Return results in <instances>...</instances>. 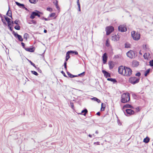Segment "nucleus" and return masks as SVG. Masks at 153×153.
Masks as SVG:
<instances>
[{
  "mask_svg": "<svg viewBox=\"0 0 153 153\" xmlns=\"http://www.w3.org/2000/svg\"><path fill=\"white\" fill-rule=\"evenodd\" d=\"M130 95L128 93H123L121 96V102L123 103H126L130 100Z\"/></svg>",
  "mask_w": 153,
  "mask_h": 153,
  "instance_id": "nucleus-1",
  "label": "nucleus"
},
{
  "mask_svg": "<svg viewBox=\"0 0 153 153\" xmlns=\"http://www.w3.org/2000/svg\"><path fill=\"white\" fill-rule=\"evenodd\" d=\"M131 36L134 40L138 41L140 39V34L135 31H132L131 32Z\"/></svg>",
  "mask_w": 153,
  "mask_h": 153,
  "instance_id": "nucleus-2",
  "label": "nucleus"
},
{
  "mask_svg": "<svg viewBox=\"0 0 153 153\" xmlns=\"http://www.w3.org/2000/svg\"><path fill=\"white\" fill-rule=\"evenodd\" d=\"M132 71L129 68L125 67L124 69L123 75L126 76H130L132 74Z\"/></svg>",
  "mask_w": 153,
  "mask_h": 153,
  "instance_id": "nucleus-3",
  "label": "nucleus"
},
{
  "mask_svg": "<svg viewBox=\"0 0 153 153\" xmlns=\"http://www.w3.org/2000/svg\"><path fill=\"white\" fill-rule=\"evenodd\" d=\"M129 82L133 84H135L139 82V79L135 77H131L129 80Z\"/></svg>",
  "mask_w": 153,
  "mask_h": 153,
  "instance_id": "nucleus-4",
  "label": "nucleus"
},
{
  "mask_svg": "<svg viewBox=\"0 0 153 153\" xmlns=\"http://www.w3.org/2000/svg\"><path fill=\"white\" fill-rule=\"evenodd\" d=\"M41 13L39 11L36 10L35 11L33 12L32 13L30 17L32 19H33L34 18L35 16H37L39 17L40 16V14Z\"/></svg>",
  "mask_w": 153,
  "mask_h": 153,
  "instance_id": "nucleus-5",
  "label": "nucleus"
},
{
  "mask_svg": "<svg viewBox=\"0 0 153 153\" xmlns=\"http://www.w3.org/2000/svg\"><path fill=\"white\" fill-rule=\"evenodd\" d=\"M126 55L128 57L130 58H133L135 57V53L134 51L130 50L126 53Z\"/></svg>",
  "mask_w": 153,
  "mask_h": 153,
  "instance_id": "nucleus-6",
  "label": "nucleus"
},
{
  "mask_svg": "<svg viewBox=\"0 0 153 153\" xmlns=\"http://www.w3.org/2000/svg\"><path fill=\"white\" fill-rule=\"evenodd\" d=\"M126 112H125L124 113L127 116H128L131 115L133 114H134V111L131 110V109H128L126 110Z\"/></svg>",
  "mask_w": 153,
  "mask_h": 153,
  "instance_id": "nucleus-7",
  "label": "nucleus"
},
{
  "mask_svg": "<svg viewBox=\"0 0 153 153\" xmlns=\"http://www.w3.org/2000/svg\"><path fill=\"white\" fill-rule=\"evenodd\" d=\"M114 30V28L112 26L108 27L106 28L107 35H109Z\"/></svg>",
  "mask_w": 153,
  "mask_h": 153,
  "instance_id": "nucleus-8",
  "label": "nucleus"
},
{
  "mask_svg": "<svg viewBox=\"0 0 153 153\" xmlns=\"http://www.w3.org/2000/svg\"><path fill=\"white\" fill-rule=\"evenodd\" d=\"M118 29L119 31L122 32H125L126 31V28L125 26L123 25H120L118 28Z\"/></svg>",
  "mask_w": 153,
  "mask_h": 153,
  "instance_id": "nucleus-9",
  "label": "nucleus"
},
{
  "mask_svg": "<svg viewBox=\"0 0 153 153\" xmlns=\"http://www.w3.org/2000/svg\"><path fill=\"white\" fill-rule=\"evenodd\" d=\"M125 67H124L123 66H121L118 68V72L119 73L123 75L124 72V69H125Z\"/></svg>",
  "mask_w": 153,
  "mask_h": 153,
  "instance_id": "nucleus-10",
  "label": "nucleus"
},
{
  "mask_svg": "<svg viewBox=\"0 0 153 153\" xmlns=\"http://www.w3.org/2000/svg\"><path fill=\"white\" fill-rule=\"evenodd\" d=\"M13 34L14 36L16 37H17L18 38V39L20 41L22 42L23 41V39L22 37V36L19 35L18 33H15V32H13Z\"/></svg>",
  "mask_w": 153,
  "mask_h": 153,
  "instance_id": "nucleus-11",
  "label": "nucleus"
},
{
  "mask_svg": "<svg viewBox=\"0 0 153 153\" xmlns=\"http://www.w3.org/2000/svg\"><path fill=\"white\" fill-rule=\"evenodd\" d=\"M107 56L106 53H104L102 56L103 62L104 64H105L107 61Z\"/></svg>",
  "mask_w": 153,
  "mask_h": 153,
  "instance_id": "nucleus-12",
  "label": "nucleus"
},
{
  "mask_svg": "<svg viewBox=\"0 0 153 153\" xmlns=\"http://www.w3.org/2000/svg\"><path fill=\"white\" fill-rule=\"evenodd\" d=\"M102 72L104 74V76L106 77H110L111 76V74H110L108 73L105 70H102Z\"/></svg>",
  "mask_w": 153,
  "mask_h": 153,
  "instance_id": "nucleus-13",
  "label": "nucleus"
},
{
  "mask_svg": "<svg viewBox=\"0 0 153 153\" xmlns=\"http://www.w3.org/2000/svg\"><path fill=\"white\" fill-rule=\"evenodd\" d=\"M73 52L72 51H69L67 52L66 53V59L65 61H67L68 59L70 58V56L69 54H70V53Z\"/></svg>",
  "mask_w": 153,
  "mask_h": 153,
  "instance_id": "nucleus-14",
  "label": "nucleus"
},
{
  "mask_svg": "<svg viewBox=\"0 0 153 153\" xmlns=\"http://www.w3.org/2000/svg\"><path fill=\"white\" fill-rule=\"evenodd\" d=\"M125 108H133V107L130 105L128 104H127L125 105L123 108V109H124Z\"/></svg>",
  "mask_w": 153,
  "mask_h": 153,
  "instance_id": "nucleus-15",
  "label": "nucleus"
},
{
  "mask_svg": "<svg viewBox=\"0 0 153 153\" xmlns=\"http://www.w3.org/2000/svg\"><path fill=\"white\" fill-rule=\"evenodd\" d=\"M108 65L109 66V68L112 69L114 66V64L113 62L112 61H110L108 62Z\"/></svg>",
  "mask_w": 153,
  "mask_h": 153,
  "instance_id": "nucleus-16",
  "label": "nucleus"
},
{
  "mask_svg": "<svg viewBox=\"0 0 153 153\" xmlns=\"http://www.w3.org/2000/svg\"><path fill=\"white\" fill-rule=\"evenodd\" d=\"M139 65V62L136 61H134L132 62V65L133 67H136Z\"/></svg>",
  "mask_w": 153,
  "mask_h": 153,
  "instance_id": "nucleus-17",
  "label": "nucleus"
},
{
  "mask_svg": "<svg viewBox=\"0 0 153 153\" xmlns=\"http://www.w3.org/2000/svg\"><path fill=\"white\" fill-rule=\"evenodd\" d=\"M16 4L20 7L25 8V6L23 4H20L19 3L16 1L15 2Z\"/></svg>",
  "mask_w": 153,
  "mask_h": 153,
  "instance_id": "nucleus-18",
  "label": "nucleus"
},
{
  "mask_svg": "<svg viewBox=\"0 0 153 153\" xmlns=\"http://www.w3.org/2000/svg\"><path fill=\"white\" fill-rule=\"evenodd\" d=\"M150 55L149 53H146L143 55L144 58L146 59H148Z\"/></svg>",
  "mask_w": 153,
  "mask_h": 153,
  "instance_id": "nucleus-19",
  "label": "nucleus"
},
{
  "mask_svg": "<svg viewBox=\"0 0 153 153\" xmlns=\"http://www.w3.org/2000/svg\"><path fill=\"white\" fill-rule=\"evenodd\" d=\"M10 8L9 7V10L8 11L6 15L7 16L10 17L12 19V16L11 13V11L9 10Z\"/></svg>",
  "mask_w": 153,
  "mask_h": 153,
  "instance_id": "nucleus-20",
  "label": "nucleus"
},
{
  "mask_svg": "<svg viewBox=\"0 0 153 153\" xmlns=\"http://www.w3.org/2000/svg\"><path fill=\"white\" fill-rule=\"evenodd\" d=\"M25 49L27 51H29L30 52H33L34 51V50L33 48H25Z\"/></svg>",
  "mask_w": 153,
  "mask_h": 153,
  "instance_id": "nucleus-21",
  "label": "nucleus"
},
{
  "mask_svg": "<svg viewBox=\"0 0 153 153\" xmlns=\"http://www.w3.org/2000/svg\"><path fill=\"white\" fill-rule=\"evenodd\" d=\"M112 40L114 41H117L118 40V38L116 35H114L112 37Z\"/></svg>",
  "mask_w": 153,
  "mask_h": 153,
  "instance_id": "nucleus-22",
  "label": "nucleus"
},
{
  "mask_svg": "<svg viewBox=\"0 0 153 153\" xmlns=\"http://www.w3.org/2000/svg\"><path fill=\"white\" fill-rule=\"evenodd\" d=\"M149 138L148 137H147L146 138L144 139L143 141L144 143H147L149 142Z\"/></svg>",
  "mask_w": 153,
  "mask_h": 153,
  "instance_id": "nucleus-23",
  "label": "nucleus"
},
{
  "mask_svg": "<svg viewBox=\"0 0 153 153\" xmlns=\"http://www.w3.org/2000/svg\"><path fill=\"white\" fill-rule=\"evenodd\" d=\"M107 79L108 81H111L113 82L114 83H115V82H117V81L114 79L108 78Z\"/></svg>",
  "mask_w": 153,
  "mask_h": 153,
  "instance_id": "nucleus-24",
  "label": "nucleus"
},
{
  "mask_svg": "<svg viewBox=\"0 0 153 153\" xmlns=\"http://www.w3.org/2000/svg\"><path fill=\"white\" fill-rule=\"evenodd\" d=\"M85 72H83L78 74V75H74V77H77L79 76H83L84 75H85Z\"/></svg>",
  "mask_w": 153,
  "mask_h": 153,
  "instance_id": "nucleus-25",
  "label": "nucleus"
},
{
  "mask_svg": "<svg viewBox=\"0 0 153 153\" xmlns=\"http://www.w3.org/2000/svg\"><path fill=\"white\" fill-rule=\"evenodd\" d=\"M91 100H93L94 101H97L98 102H100V100L98 99L96 97H94L91 98Z\"/></svg>",
  "mask_w": 153,
  "mask_h": 153,
  "instance_id": "nucleus-26",
  "label": "nucleus"
},
{
  "mask_svg": "<svg viewBox=\"0 0 153 153\" xmlns=\"http://www.w3.org/2000/svg\"><path fill=\"white\" fill-rule=\"evenodd\" d=\"M150 71V69H148L146 71L144 74L145 76H147L148 74L149 73Z\"/></svg>",
  "mask_w": 153,
  "mask_h": 153,
  "instance_id": "nucleus-27",
  "label": "nucleus"
},
{
  "mask_svg": "<svg viewBox=\"0 0 153 153\" xmlns=\"http://www.w3.org/2000/svg\"><path fill=\"white\" fill-rule=\"evenodd\" d=\"M87 112H88L87 110L86 109H85L83 110L82 111L81 113H84V114H83L85 116L86 115V114L87 113Z\"/></svg>",
  "mask_w": 153,
  "mask_h": 153,
  "instance_id": "nucleus-28",
  "label": "nucleus"
},
{
  "mask_svg": "<svg viewBox=\"0 0 153 153\" xmlns=\"http://www.w3.org/2000/svg\"><path fill=\"white\" fill-rule=\"evenodd\" d=\"M125 46L126 48H129L131 47V45L128 43H126L125 44Z\"/></svg>",
  "mask_w": 153,
  "mask_h": 153,
  "instance_id": "nucleus-29",
  "label": "nucleus"
},
{
  "mask_svg": "<svg viewBox=\"0 0 153 153\" xmlns=\"http://www.w3.org/2000/svg\"><path fill=\"white\" fill-rule=\"evenodd\" d=\"M143 49L146 51H147L148 50V48L146 45H143Z\"/></svg>",
  "mask_w": 153,
  "mask_h": 153,
  "instance_id": "nucleus-30",
  "label": "nucleus"
},
{
  "mask_svg": "<svg viewBox=\"0 0 153 153\" xmlns=\"http://www.w3.org/2000/svg\"><path fill=\"white\" fill-rule=\"evenodd\" d=\"M67 74L69 77L71 78L74 77V75H72L69 72H67Z\"/></svg>",
  "mask_w": 153,
  "mask_h": 153,
  "instance_id": "nucleus-31",
  "label": "nucleus"
},
{
  "mask_svg": "<svg viewBox=\"0 0 153 153\" xmlns=\"http://www.w3.org/2000/svg\"><path fill=\"white\" fill-rule=\"evenodd\" d=\"M29 1L31 3L35 4L38 0H29Z\"/></svg>",
  "mask_w": 153,
  "mask_h": 153,
  "instance_id": "nucleus-32",
  "label": "nucleus"
},
{
  "mask_svg": "<svg viewBox=\"0 0 153 153\" xmlns=\"http://www.w3.org/2000/svg\"><path fill=\"white\" fill-rule=\"evenodd\" d=\"M4 18L5 19V20L7 22V23H8L9 22L10 19L9 18H8V17H6L5 16H4Z\"/></svg>",
  "mask_w": 153,
  "mask_h": 153,
  "instance_id": "nucleus-33",
  "label": "nucleus"
},
{
  "mask_svg": "<svg viewBox=\"0 0 153 153\" xmlns=\"http://www.w3.org/2000/svg\"><path fill=\"white\" fill-rule=\"evenodd\" d=\"M31 73L33 74L36 75L37 76L38 75V73L36 71H31Z\"/></svg>",
  "mask_w": 153,
  "mask_h": 153,
  "instance_id": "nucleus-34",
  "label": "nucleus"
},
{
  "mask_svg": "<svg viewBox=\"0 0 153 153\" xmlns=\"http://www.w3.org/2000/svg\"><path fill=\"white\" fill-rule=\"evenodd\" d=\"M106 45L108 47L109 46V43L108 39H107L106 42Z\"/></svg>",
  "mask_w": 153,
  "mask_h": 153,
  "instance_id": "nucleus-35",
  "label": "nucleus"
},
{
  "mask_svg": "<svg viewBox=\"0 0 153 153\" xmlns=\"http://www.w3.org/2000/svg\"><path fill=\"white\" fill-rule=\"evenodd\" d=\"M28 34H27V33H25L24 35V36H23L24 38L25 39H26L28 36Z\"/></svg>",
  "mask_w": 153,
  "mask_h": 153,
  "instance_id": "nucleus-36",
  "label": "nucleus"
},
{
  "mask_svg": "<svg viewBox=\"0 0 153 153\" xmlns=\"http://www.w3.org/2000/svg\"><path fill=\"white\" fill-rule=\"evenodd\" d=\"M72 51L73 52L70 53V54H74L75 55H77L78 54V53L77 52V51Z\"/></svg>",
  "mask_w": 153,
  "mask_h": 153,
  "instance_id": "nucleus-37",
  "label": "nucleus"
},
{
  "mask_svg": "<svg viewBox=\"0 0 153 153\" xmlns=\"http://www.w3.org/2000/svg\"><path fill=\"white\" fill-rule=\"evenodd\" d=\"M14 28L17 30H19L20 27L19 25H16L15 27Z\"/></svg>",
  "mask_w": 153,
  "mask_h": 153,
  "instance_id": "nucleus-38",
  "label": "nucleus"
},
{
  "mask_svg": "<svg viewBox=\"0 0 153 153\" xmlns=\"http://www.w3.org/2000/svg\"><path fill=\"white\" fill-rule=\"evenodd\" d=\"M149 65L151 66H153V60L150 61Z\"/></svg>",
  "mask_w": 153,
  "mask_h": 153,
  "instance_id": "nucleus-39",
  "label": "nucleus"
},
{
  "mask_svg": "<svg viewBox=\"0 0 153 153\" xmlns=\"http://www.w3.org/2000/svg\"><path fill=\"white\" fill-rule=\"evenodd\" d=\"M55 16V13H52L50 15V17H54Z\"/></svg>",
  "mask_w": 153,
  "mask_h": 153,
  "instance_id": "nucleus-40",
  "label": "nucleus"
},
{
  "mask_svg": "<svg viewBox=\"0 0 153 153\" xmlns=\"http://www.w3.org/2000/svg\"><path fill=\"white\" fill-rule=\"evenodd\" d=\"M29 62L30 63L31 65H33V67H35L36 68V67L34 63H33L31 61L28 60Z\"/></svg>",
  "mask_w": 153,
  "mask_h": 153,
  "instance_id": "nucleus-41",
  "label": "nucleus"
},
{
  "mask_svg": "<svg viewBox=\"0 0 153 153\" xmlns=\"http://www.w3.org/2000/svg\"><path fill=\"white\" fill-rule=\"evenodd\" d=\"M66 61H65V62L64 63V68L65 70H67V63L66 62Z\"/></svg>",
  "mask_w": 153,
  "mask_h": 153,
  "instance_id": "nucleus-42",
  "label": "nucleus"
},
{
  "mask_svg": "<svg viewBox=\"0 0 153 153\" xmlns=\"http://www.w3.org/2000/svg\"><path fill=\"white\" fill-rule=\"evenodd\" d=\"M47 10L49 11L50 12L52 11V9L51 8H50V7L47 8Z\"/></svg>",
  "mask_w": 153,
  "mask_h": 153,
  "instance_id": "nucleus-43",
  "label": "nucleus"
},
{
  "mask_svg": "<svg viewBox=\"0 0 153 153\" xmlns=\"http://www.w3.org/2000/svg\"><path fill=\"white\" fill-rule=\"evenodd\" d=\"M61 73L63 74V76L65 77H67V76L65 75V72L63 71H62Z\"/></svg>",
  "mask_w": 153,
  "mask_h": 153,
  "instance_id": "nucleus-44",
  "label": "nucleus"
},
{
  "mask_svg": "<svg viewBox=\"0 0 153 153\" xmlns=\"http://www.w3.org/2000/svg\"><path fill=\"white\" fill-rule=\"evenodd\" d=\"M135 75L137 76H139L140 75V72H138Z\"/></svg>",
  "mask_w": 153,
  "mask_h": 153,
  "instance_id": "nucleus-45",
  "label": "nucleus"
},
{
  "mask_svg": "<svg viewBox=\"0 0 153 153\" xmlns=\"http://www.w3.org/2000/svg\"><path fill=\"white\" fill-rule=\"evenodd\" d=\"M19 22V20H16L15 21L14 23L16 25H18V22Z\"/></svg>",
  "mask_w": 153,
  "mask_h": 153,
  "instance_id": "nucleus-46",
  "label": "nucleus"
},
{
  "mask_svg": "<svg viewBox=\"0 0 153 153\" xmlns=\"http://www.w3.org/2000/svg\"><path fill=\"white\" fill-rule=\"evenodd\" d=\"M77 3L78 6L80 5V4L79 2V0H77Z\"/></svg>",
  "mask_w": 153,
  "mask_h": 153,
  "instance_id": "nucleus-47",
  "label": "nucleus"
},
{
  "mask_svg": "<svg viewBox=\"0 0 153 153\" xmlns=\"http://www.w3.org/2000/svg\"><path fill=\"white\" fill-rule=\"evenodd\" d=\"M21 44H22V46L23 47V48H25V44H24V43L23 42H22L21 43Z\"/></svg>",
  "mask_w": 153,
  "mask_h": 153,
  "instance_id": "nucleus-48",
  "label": "nucleus"
},
{
  "mask_svg": "<svg viewBox=\"0 0 153 153\" xmlns=\"http://www.w3.org/2000/svg\"><path fill=\"white\" fill-rule=\"evenodd\" d=\"M78 11H81L80 6V5L78 6Z\"/></svg>",
  "mask_w": 153,
  "mask_h": 153,
  "instance_id": "nucleus-49",
  "label": "nucleus"
},
{
  "mask_svg": "<svg viewBox=\"0 0 153 153\" xmlns=\"http://www.w3.org/2000/svg\"><path fill=\"white\" fill-rule=\"evenodd\" d=\"M56 7L57 9L59 10V7L58 6V4L57 3H56Z\"/></svg>",
  "mask_w": 153,
  "mask_h": 153,
  "instance_id": "nucleus-50",
  "label": "nucleus"
},
{
  "mask_svg": "<svg viewBox=\"0 0 153 153\" xmlns=\"http://www.w3.org/2000/svg\"><path fill=\"white\" fill-rule=\"evenodd\" d=\"M8 23V26L10 25H11V22H10V21L8 23Z\"/></svg>",
  "mask_w": 153,
  "mask_h": 153,
  "instance_id": "nucleus-51",
  "label": "nucleus"
},
{
  "mask_svg": "<svg viewBox=\"0 0 153 153\" xmlns=\"http://www.w3.org/2000/svg\"><path fill=\"white\" fill-rule=\"evenodd\" d=\"M137 110V111H139V108H136Z\"/></svg>",
  "mask_w": 153,
  "mask_h": 153,
  "instance_id": "nucleus-52",
  "label": "nucleus"
},
{
  "mask_svg": "<svg viewBox=\"0 0 153 153\" xmlns=\"http://www.w3.org/2000/svg\"><path fill=\"white\" fill-rule=\"evenodd\" d=\"M97 114L98 115L100 116V112H98L97 113Z\"/></svg>",
  "mask_w": 153,
  "mask_h": 153,
  "instance_id": "nucleus-53",
  "label": "nucleus"
},
{
  "mask_svg": "<svg viewBox=\"0 0 153 153\" xmlns=\"http://www.w3.org/2000/svg\"><path fill=\"white\" fill-rule=\"evenodd\" d=\"M45 33H46L47 32V30H45L44 31Z\"/></svg>",
  "mask_w": 153,
  "mask_h": 153,
  "instance_id": "nucleus-54",
  "label": "nucleus"
},
{
  "mask_svg": "<svg viewBox=\"0 0 153 153\" xmlns=\"http://www.w3.org/2000/svg\"><path fill=\"white\" fill-rule=\"evenodd\" d=\"M1 21L3 23H4V19H2Z\"/></svg>",
  "mask_w": 153,
  "mask_h": 153,
  "instance_id": "nucleus-55",
  "label": "nucleus"
},
{
  "mask_svg": "<svg viewBox=\"0 0 153 153\" xmlns=\"http://www.w3.org/2000/svg\"><path fill=\"white\" fill-rule=\"evenodd\" d=\"M95 133H96V134H98V131L97 130L95 131Z\"/></svg>",
  "mask_w": 153,
  "mask_h": 153,
  "instance_id": "nucleus-56",
  "label": "nucleus"
},
{
  "mask_svg": "<svg viewBox=\"0 0 153 153\" xmlns=\"http://www.w3.org/2000/svg\"><path fill=\"white\" fill-rule=\"evenodd\" d=\"M88 136L89 137H92V135L90 134H89V135H88Z\"/></svg>",
  "mask_w": 153,
  "mask_h": 153,
  "instance_id": "nucleus-57",
  "label": "nucleus"
},
{
  "mask_svg": "<svg viewBox=\"0 0 153 153\" xmlns=\"http://www.w3.org/2000/svg\"><path fill=\"white\" fill-rule=\"evenodd\" d=\"M33 23L34 24H36V22L35 21H33Z\"/></svg>",
  "mask_w": 153,
  "mask_h": 153,
  "instance_id": "nucleus-58",
  "label": "nucleus"
},
{
  "mask_svg": "<svg viewBox=\"0 0 153 153\" xmlns=\"http://www.w3.org/2000/svg\"><path fill=\"white\" fill-rule=\"evenodd\" d=\"M44 19H45V21H47V20H48V19H47V18H45Z\"/></svg>",
  "mask_w": 153,
  "mask_h": 153,
  "instance_id": "nucleus-59",
  "label": "nucleus"
},
{
  "mask_svg": "<svg viewBox=\"0 0 153 153\" xmlns=\"http://www.w3.org/2000/svg\"><path fill=\"white\" fill-rule=\"evenodd\" d=\"M56 3H57V2H56V3L55 4V5L56 6Z\"/></svg>",
  "mask_w": 153,
  "mask_h": 153,
  "instance_id": "nucleus-60",
  "label": "nucleus"
},
{
  "mask_svg": "<svg viewBox=\"0 0 153 153\" xmlns=\"http://www.w3.org/2000/svg\"><path fill=\"white\" fill-rule=\"evenodd\" d=\"M12 23L13 24H14V22H13V21H12Z\"/></svg>",
  "mask_w": 153,
  "mask_h": 153,
  "instance_id": "nucleus-61",
  "label": "nucleus"
},
{
  "mask_svg": "<svg viewBox=\"0 0 153 153\" xmlns=\"http://www.w3.org/2000/svg\"><path fill=\"white\" fill-rule=\"evenodd\" d=\"M10 30H12V29H11V27H10Z\"/></svg>",
  "mask_w": 153,
  "mask_h": 153,
  "instance_id": "nucleus-62",
  "label": "nucleus"
},
{
  "mask_svg": "<svg viewBox=\"0 0 153 153\" xmlns=\"http://www.w3.org/2000/svg\"><path fill=\"white\" fill-rule=\"evenodd\" d=\"M25 8V10H27V8H25H25Z\"/></svg>",
  "mask_w": 153,
  "mask_h": 153,
  "instance_id": "nucleus-63",
  "label": "nucleus"
},
{
  "mask_svg": "<svg viewBox=\"0 0 153 153\" xmlns=\"http://www.w3.org/2000/svg\"><path fill=\"white\" fill-rule=\"evenodd\" d=\"M93 135L94 136H95V135H94V134H93Z\"/></svg>",
  "mask_w": 153,
  "mask_h": 153,
  "instance_id": "nucleus-64",
  "label": "nucleus"
}]
</instances>
